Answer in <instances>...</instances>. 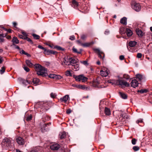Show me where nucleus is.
I'll use <instances>...</instances> for the list:
<instances>
[{"mask_svg":"<svg viewBox=\"0 0 152 152\" xmlns=\"http://www.w3.org/2000/svg\"><path fill=\"white\" fill-rule=\"evenodd\" d=\"M55 74H50L48 75V76L50 78L55 79Z\"/></svg>","mask_w":152,"mask_h":152,"instance_id":"49","label":"nucleus"},{"mask_svg":"<svg viewBox=\"0 0 152 152\" xmlns=\"http://www.w3.org/2000/svg\"><path fill=\"white\" fill-rule=\"evenodd\" d=\"M133 149L134 151H137L140 149V148L137 146H134L133 147Z\"/></svg>","mask_w":152,"mask_h":152,"instance_id":"45","label":"nucleus"},{"mask_svg":"<svg viewBox=\"0 0 152 152\" xmlns=\"http://www.w3.org/2000/svg\"><path fill=\"white\" fill-rule=\"evenodd\" d=\"M25 39H26L27 41L30 42L31 43H33V42L30 39L28 38L27 37H25Z\"/></svg>","mask_w":152,"mask_h":152,"instance_id":"51","label":"nucleus"},{"mask_svg":"<svg viewBox=\"0 0 152 152\" xmlns=\"http://www.w3.org/2000/svg\"><path fill=\"white\" fill-rule=\"evenodd\" d=\"M72 7L75 8H76L77 7L78 5V2L75 0H72Z\"/></svg>","mask_w":152,"mask_h":152,"instance_id":"23","label":"nucleus"},{"mask_svg":"<svg viewBox=\"0 0 152 152\" xmlns=\"http://www.w3.org/2000/svg\"><path fill=\"white\" fill-rule=\"evenodd\" d=\"M26 64L30 67H32L33 66V64L31 63L30 61L28 60L26 61Z\"/></svg>","mask_w":152,"mask_h":152,"instance_id":"32","label":"nucleus"},{"mask_svg":"<svg viewBox=\"0 0 152 152\" xmlns=\"http://www.w3.org/2000/svg\"><path fill=\"white\" fill-rule=\"evenodd\" d=\"M72 68L73 70L75 71H78L79 70L80 68L79 65L77 63L76 64L72 66Z\"/></svg>","mask_w":152,"mask_h":152,"instance_id":"17","label":"nucleus"},{"mask_svg":"<svg viewBox=\"0 0 152 152\" xmlns=\"http://www.w3.org/2000/svg\"><path fill=\"white\" fill-rule=\"evenodd\" d=\"M70 61L71 62V65L73 66L78 63V60L77 58H70Z\"/></svg>","mask_w":152,"mask_h":152,"instance_id":"16","label":"nucleus"},{"mask_svg":"<svg viewBox=\"0 0 152 152\" xmlns=\"http://www.w3.org/2000/svg\"><path fill=\"white\" fill-rule=\"evenodd\" d=\"M20 53L22 54H24L25 53V51L23 50H20Z\"/></svg>","mask_w":152,"mask_h":152,"instance_id":"62","label":"nucleus"},{"mask_svg":"<svg viewBox=\"0 0 152 152\" xmlns=\"http://www.w3.org/2000/svg\"><path fill=\"white\" fill-rule=\"evenodd\" d=\"M50 50H47L46 48L44 50V53L45 55H50V52H49Z\"/></svg>","mask_w":152,"mask_h":152,"instance_id":"37","label":"nucleus"},{"mask_svg":"<svg viewBox=\"0 0 152 152\" xmlns=\"http://www.w3.org/2000/svg\"><path fill=\"white\" fill-rule=\"evenodd\" d=\"M93 43H94V42H89L86 43V47L89 46L90 45H92Z\"/></svg>","mask_w":152,"mask_h":152,"instance_id":"48","label":"nucleus"},{"mask_svg":"<svg viewBox=\"0 0 152 152\" xmlns=\"http://www.w3.org/2000/svg\"><path fill=\"white\" fill-rule=\"evenodd\" d=\"M37 47L38 48L42 49L43 50H44L45 49V48H44L41 45H38Z\"/></svg>","mask_w":152,"mask_h":152,"instance_id":"57","label":"nucleus"},{"mask_svg":"<svg viewBox=\"0 0 152 152\" xmlns=\"http://www.w3.org/2000/svg\"><path fill=\"white\" fill-rule=\"evenodd\" d=\"M34 68L38 75L47 76L48 75L47 69L40 64H37L34 65Z\"/></svg>","mask_w":152,"mask_h":152,"instance_id":"1","label":"nucleus"},{"mask_svg":"<svg viewBox=\"0 0 152 152\" xmlns=\"http://www.w3.org/2000/svg\"><path fill=\"white\" fill-rule=\"evenodd\" d=\"M22 83L23 84L25 85H27L28 84H32L31 81L29 79H27L26 80H22Z\"/></svg>","mask_w":152,"mask_h":152,"instance_id":"20","label":"nucleus"},{"mask_svg":"<svg viewBox=\"0 0 152 152\" xmlns=\"http://www.w3.org/2000/svg\"><path fill=\"white\" fill-rule=\"evenodd\" d=\"M85 88L86 87L84 85H78V89H79L84 90L85 89Z\"/></svg>","mask_w":152,"mask_h":152,"instance_id":"38","label":"nucleus"},{"mask_svg":"<svg viewBox=\"0 0 152 152\" xmlns=\"http://www.w3.org/2000/svg\"><path fill=\"white\" fill-rule=\"evenodd\" d=\"M69 39L72 40H73L75 39V37L74 35H72L70 36L69 37Z\"/></svg>","mask_w":152,"mask_h":152,"instance_id":"56","label":"nucleus"},{"mask_svg":"<svg viewBox=\"0 0 152 152\" xmlns=\"http://www.w3.org/2000/svg\"><path fill=\"white\" fill-rule=\"evenodd\" d=\"M72 50L74 53L78 54H80L81 53V50H78L76 48H75L74 47H73L72 48Z\"/></svg>","mask_w":152,"mask_h":152,"instance_id":"26","label":"nucleus"},{"mask_svg":"<svg viewBox=\"0 0 152 152\" xmlns=\"http://www.w3.org/2000/svg\"><path fill=\"white\" fill-rule=\"evenodd\" d=\"M45 44L49 47H50L51 48H54L53 44H51L49 43H45Z\"/></svg>","mask_w":152,"mask_h":152,"instance_id":"39","label":"nucleus"},{"mask_svg":"<svg viewBox=\"0 0 152 152\" xmlns=\"http://www.w3.org/2000/svg\"><path fill=\"white\" fill-rule=\"evenodd\" d=\"M16 141L19 145H23L25 143L24 139L21 137H18L16 139Z\"/></svg>","mask_w":152,"mask_h":152,"instance_id":"11","label":"nucleus"},{"mask_svg":"<svg viewBox=\"0 0 152 152\" xmlns=\"http://www.w3.org/2000/svg\"><path fill=\"white\" fill-rule=\"evenodd\" d=\"M126 34L128 37H130L132 34V32L128 28H126Z\"/></svg>","mask_w":152,"mask_h":152,"instance_id":"24","label":"nucleus"},{"mask_svg":"<svg viewBox=\"0 0 152 152\" xmlns=\"http://www.w3.org/2000/svg\"><path fill=\"white\" fill-rule=\"evenodd\" d=\"M32 36L35 39H38L40 38V37L39 35L35 34H33Z\"/></svg>","mask_w":152,"mask_h":152,"instance_id":"44","label":"nucleus"},{"mask_svg":"<svg viewBox=\"0 0 152 152\" xmlns=\"http://www.w3.org/2000/svg\"><path fill=\"white\" fill-rule=\"evenodd\" d=\"M73 77L75 79V80L77 81H80L81 80L82 82H84L86 80V77L83 74L78 76L73 75Z\"/></svg>","mask_w":152,"mask_h":152,"instance_id":"6","label":"nucleus"},{"mask_svg":"<svg viewBox=\"0 0 152 152\" xmlns=\"http://www.w3.org/2000/svg\"><path fill=\"white\" fill-rule=\"evenodd\" d=\"M104 112L105 115H109L111 114L110 109L107 107L105 108Z\"/></svg>","mask_w":152,"mask_h":152,"instance_id":"27","label":"nucleus"},{"mask_svg":"<svg viewBox=\"0 0 152 152\" xmlns=\"http://www.w3.org/2000/svg\"><path fill=\"white\" fill-rule=\"evenodd\" d=\"M56 96L55 93L52 92L50 94V96L51 97L53 98H55Z\"/></svg>","mask_w":152,"mask_h":152,"instance_id":"41","label":"nucleus"},{"mask_svg":"<svg viewBox=\"0 0 152 152\" xmlns=\"http://www.w3.org/2000/svg\"><path fill=\"white\" fill-rule=\"evenodd\" d=\"M142 54L140 53H138L137 54V57L138 58H140L142 57Z\"/></svg>","mask_w":152,"mask_h":152,"instance_id":"54","label":"nucleus"},{"mask_svg":"<svg viewBox=\"0 0 152 152\" xmlns=\"http://www.w3.org/2000/svg\"><path fill=\"white\" fill-rule=\"evenodd\" d=\"M39 151V147H35L33 148L30 152H38Z\"/></svg>","mask_w":152,"mask_h":152,"instance_id":"31","label":"nucleus"},{"mask_svg":"<svg viewBox=\"0 0 152 152\" xmlns=\"http://www.w3.org/2000/svg\"><path fill=\"white\" fill-rule=\"evenodd\" d=\"M32 81V84H34L35 85H37V84L39 82V80L36 78H34L32 79V81Z\"/></svg>","mask_w":152,"mask_h":152,"instance_id":"29","label":"nucleus"},{"mask_svg":"<svg viewBox=\"0 0 152 152\" xmlns=\"http://www.w3.org/2000/svg\"><path fill=\"white\" fill-rule=\"evenodd\" d=\"M124 57L123 55L120 56L119 57V58L121 60H123L124 59Z\"/></svg>","mask_w":152,"mask_h":152,"instance_id":"61","label":"nucleus"},{"mask_svg":"<svg viewBox=\"0 0 152 152\" xmlns=\"http://www.w3.org/2000/svg\"><path fill=\"white\" fill-rule=\"evenodd\" d=\"M139 83L137 80L135 79H134L132 80L131 82V86L134 88L137 86Z\"/></svg>","mask_w":152,"mask_h":152,"instance_id":"12","label":"nucleus"},{"mask_svg":"<svg viewBox=\"0 0 152 152\" xmlns=\"http://www.w3.org/2000/svg\"><path fill=\"white\" fill-rule=\"evenodd\" d=\"M136 78L139 80H141L142 79V77L140 74H138L136 75Z\"/></svg>","mask_w":152,"mask_h":152,"instance_id":"36","label":"nucleus"},{"mask_svg":"<svg viewBox=\"0 0 152 152\" xmlns=\"http://www.w3.org/2000/svg\"><path fill=\"white\" fill-rule=\"evenodd\" d=\"M69 98V96L68 95H66L60 98V100L61 102H64L65 103L66 102L68 99Z\"/></svg>","mask_w":152,"mask_h":152,"instance_id":"15","label":"nucleus"},{"mask_svg":"<svg viewBox=\"0 0 152 152\" xmlns=\"http://www.w3.org/2000/svg\"><path fill=\"white\" fill-rule=\"evenodd\" d=\"M66 112L67 114H70L71 112V110L70 109H69L66 110Z\"/></svg>","mask_w":152,"mask_h":152,"instance_id":"58","label":"nucleus"},{"mask_svg":"<svg viewBox=\"0 0 152 152\" xmlns=\"http://www.w3.org/2000/svg\"><path fill=\"white\" fill-rule=\"evenodd\" d=\"M1 146L3 148L6 149L11 148L12 147V143L10 140L8 138H4L1 142Z\"/></svg>","mask_w":152,"mask_h":152,"instance_id":"2","label":"nucleus"},{"mask_svg":"<svg viewBox=\"0 0 152 152\" xmlns=\"http://www.w3.org/2000/svg\"><path fill=\"white\" fill-rule=\"evenodd\" d=\"M110 71L107 69H104L100 71V74L103 77H107L110 73Z\"/></svg>","mask_w":152,"mask_h":152,"instance_id":"8","label":"nucleus"},{"mask_svg":"<svg viewBox=\"0 0 152 152\" xmlns=\"http://www.w3.org/2000/svg\"><path fill=\"white\" fill-rule=\"evenodd\" d=\"M100 78L99 77L97 78L96 79L93 81V83L92 86L96 87L98 84L100 83Z\"/></svg>","mask_w":152,"mask_h":152,"instance_id":"13","label":"nucleus"},{"mask_svg":"<svg viewBox=\"0 0 152 152\" xmlns=\"http://www.w3.org/2000/svg\"><path fill=\"white\" fill-rule=\"evenodd\" d=\"M136 31L137 34L139 37H142L143 35V33L141 30L139 28H137L136 29Z\"/></svg>","mask_w":152,"mask_h":152,"instance_id":"19","label":"nucleus"},{"mask_svg":"<svg viewBox=\"0 0 152 152\" xmlns=\"http://www.w3.org/2000/svg\"><path fill=\"white\" fill-rule=\"evenodd\" d=\"M5 30L6 31H7V32L9 33L11 32L12 30L10 29H5Z\"/></svg>","mask_w":152,"mask_h":152,"instance_id":"64","label":"nucleus"},{"mask_svg":"<svg viewBox=\"0 0 152 152\" xmlns=\"http://www.w3.org/2000/svg\"><path fill=\"white\" fill-rule=\"evenodd\" d=\"M117 85H118L120 87L123 88L125 87H129V84L123 80L118 79L117 80Z\"/></svg>","mask_w":152,"mask_h":152,"instance_id":"4","label":"nucleus"},{"mask_svg":"<svg viewBox=\"0 0 152 152\" xmlns=\"http://www.w3.org/2000/svg\"><path fill=\"white\" fill-rule=\"evenodd\" d=\"M120 117L119 118V121L121 122H124L126 121V119L125 118L126 114L125 113H121L120 115Z\"/></svg>","mask_w":152,"mask_h":152,"instance_id":"18","label":"nucleus"},{"mask_svg":"<svg viewBox=\"0 0 152 152\" xmlns=\"http://www.w3.org/2000/svg\"><path fill=\"white\" fill-rule=\"evenodd\" d=\"M86 38V36L84 34L82 35L81 36V39L83 41H85V39Z\"/></svg>","mask_w":152,"mask_h":152,"instance_id":"53","label":"nucleus"},{"mask_svg":"<svg viewBox=\"0 0 152 152\" xmlns=\"http://www.w3.org/2000/svg\"><path fill=\"white\" fill-rule=\"evenodd\" d=\"M137 42L134 41H132L129 42V44L131 47H134L137 44Z\"/></svg>","mask_w":152,"mask_h":152,"instance_id":"28","label":"nucleus"},{"mask_svg":"<svg viewBox=\"0 0 152 152\" xmlns=\"http://www.w3.org/2000/svg\"><path fill=\"white\" fill-rule=\"evenodd\" d=\"M54 48H56L59 50L63 51L64 50V49L62 48L61 47L57 45L54 47Z\"/></svg>","mask_w":152,"mask_h":152,"instance_id":"35","label":"nucleus"},{"mask_svg":"<svg viewBox=\"0 0 152 152\" xmlns=\"http://www.w3.org/2000/svg\"><path fill=\"white\" fill-rule=\"evenodd\" d=\"M136 123H144L143 120L142 119L140 118L137 120Z\"/></svg>","mask_w":152,"mask_h":152,"instance_id":"47","label":"nucleus"},{"mask_svg":"<svg viewBox=\"0 0 152 152\" xmlns=\"http://www.w3.org/2000/svg\"><path fill=\"white\" fill-rule=\"evenodd\" d=\"M49 52H50V55L51 54H55L57 53L56 52L53 51V50H50Z\"/></svg>","mask_w":152,"mask_h":152,"instance_id":"50","label":"nucleus"},{"mask_svg":"<svg viewBox=\"0 0 152 152\" xmlns=\"http://www.w3.org/2000/svg\"><path fill=\"white\" fill-rule=\"evenodd\" d=\"M26 120L28 122H29L30 121L32 118V116L31 115H30L28 116L26 115Z\"/></svg>","mask_w":152,"mask_h":152,"instance_id":"34","label":"nucleus"},{"mask_svg":"<svg viewBox=\"0 0 152 152\" xmlns=\"http://www.w3.org/2000/svg\"><path fill=\"white\" fill-rule=\"evenodd\" d=\"M94 51L98 54L99 57L100 58L103 59V58L104 57V53L101 51L97 48L94 49Z\"/></svg>","mask_w":152,"mask_h":152,"instance_id":"9","label":"nucleus"},{"mask_svg":"<svg viewBox=\"0 0 152 152\" xmlns=\"http://www.w3.org/2000/svg\"><path fill=\"white\" fill-rule=\"evenodd\" d=\"M55 78L54 79H61L62 77L60 75H55Z\"/></svg>","mask_w":152,"mask_h":152,"instance_id":"40","label":"nucleus"},{"mask_svg":"<svg viewBox=\"0 0 152 152\" xmlns=\"http://www.w3.org/2000/svg\"><path fill=\"white\" fill-rule=\"evenodd\" d=\"M132 8L137 12H139L141 9V6L139 3L132 1L131 4Z\"/></svg>","mask_w":152,"mask_h":152,"instance_id":"5","label":"nucleus"},{"mask_svg":"<svg viewBox=\"0 0 152 152\" xmlns=\"http://www.w3.org/2000/svg\"><path fill=\"white\" fill-rule=\"evenodd\" d=\"M22 33L24 37H27V35L26 33L22 31Z\"/></svg>","mask_w":152,"mask_h":152,"instance_id":"60","label":"nucleus"},{"mask_svg":"<svg viewBox=\"0 0 152 152\" xmlns=\"http://www.w3.org/2000/svg\"><path fill=\"white\" fill-rule=\"evenodd\" d=\"M19 37L21 39H25V37H24L22 35H19Z\"/></svg>","mask_w":152,"mask_h":152,"instance_id":"59","label":"nucleus"},{"mask_svg":"<svg viewBox=\"0 0 152 152\" xmlns=\"http://www.w3.org/2000/svg\"><path fill=\"white\" fill-rule=\"evenodd\" d=\"M108 82L109 83H111L113 85L117 84V80H108Z\"/></svg>","mask_w":152,"mask_h":152,"instance_id":"30","label":"nucleus"},{"mask_svg":"<svg viewBox=\"0 0 152 152\" xmlns=\"http://www.w3.org/2000/svg\"><path fill=\"white\" fill-rule=\"evenodd\" d=\"M66 75L67 76H71L72 74L70 71H67L66 72Z\"/></svg>","mask_w":152,"mask_h":152,"instance_id":"42","label":"nucleus"},{"mask_svg":"<svg viewBox=\"0 0 152 152\" xmlns=\"http://www.w3.org/2000/svg\"><path fill=\"white\" fill-rule=\"evenodd\" d=\"M4 41V39L3 38L0 37V42H3Z\"/></svg>","mask_w":152,"mask_h":152,"instance_id":"63","label":"nucleus"},{"mask_svg":"<svg viewBox=\"0 0 152 152\" xmlns=\"http://www.w3.org/2000/svg\"><path fill=\"white\" fill-rule=\"evenodd\" d=\"M66 135V133L64 132L60 133L59 135V138L61 139L65 138Z\"/></svg>","mask_w":152,"mask_h":152,"instance_id":"22","label":"nucleus"},{"mask_svg":"<svg viewBox=\"0 0 152 152\" xmlns=\"http://www.w3.org/2000/svg\"><path fill=\"white\" fill-rule=\"evenodd\" d=\"M147 91V90L146 89H141L140 90L138 91V92H140V93L142 94L145 92H146Z\"/></svg>","mask_w":152,"mask_h":152,"instance_id":"46","label":"nucleus"},{"mask_svg":"<svg viewBox=\"0 0 152 152\" xmlns=\"http://www.w3.org/2000/svg\"><path fill=\"white\" fill-rule=\"evenodd\" d=\"M60 147L59 144L55 143L51 145L50 148L53 150H57Z\"/></svg>","mask_w":152,"mask_h":152,"instance_id":"10","label":"nucleus"},{"mask_svg":"<svg viewBox=\"0 0 152 152\" xmlns=\"http://www.w3.org/2000/svg\"><path fill=\"white\" fill-rule=\"evenodd\" d=\"M120 95L121 96L123 99H126L127 98V96L124 93L122 92L119 93Z\"/></svg>","mask_w":152,"mask_h":152,"instance_id":"33","label":"nucleus"},{"mask_svg":"<svg viewBox=\"0 0 152 152\" xmlns=\"http://www.w3.org/2000/svg\"><path fill=\"white\" fill-rule=\"evenodd\" d=\"M24 69L27 72H28L29 71V69L26 66H24Z\"/></svg>","mask_w":152,"mask_h":152,"instance_id":"55","label":"nucleus"},{"mask_svg":"<svg viewBox=\"0 0 152 152\" xmlns=\"http://www.w3.org/2000/svg\"><path fill=\"white\" fill-rule=\"evenodd\" d=\"M49 103L48 102H40L37 104L38 107L42 109L43 110H47L49 108Z\"/></svg>","mask_w":152,"mask_h":152,"instance_id":"3","label":"nucleus"},{"mask_svg":"<svg viewBox=\"0 0 152 152\" xmlns=\"http://www.w3.org/2000/svg\"><path fill=\"white\" fill-rule=\"evenodd\" d=\"M126 20V17H123L120 20V22L123 25H125L127 24Z\"/></svg>","mask_w":152,"mask_h":152,"instance_id":"25","label":"nucleus"},{"mask_svg":"<svg viewBox=\"0 0 152 152\" xmlns=\"http://www.w3.org/2000/svg\"><path fill=\"white\" fill-rule=\"evenodd\" d=\"M70 57H67L65 58L64 59L63 62H62L61 64L62 66L65 67V65L69 66L71 65V62L70 61Z\"/></svg>","mask_w":152,"mask_h":152,"instance_id":"7","label":"nucleus"},{"mask_svg":"<svg viewBox=\"0 0 152 152\" xmlns=\"http://www.w3.org/2000/svg\"><path fill=\"white\" fill-rule=\"evenodd\" d=\"M76 42L79 45L82 46L83 47H86V43L84 41L81 39L77 40L76 41Z\"/></svg>","mask_w":152,"mask_h":152,"instance_id":"14","label":"nucleus"},{"mask_svg":"<svg viewBox=\"0 0 152 152\" xmlns=\"http://www.w3.org/2000/svg\"><path fill=\"white\" fill-rule=\"evenodd\" d=\"M12 42L13 43V45H15V44H18L19 42V40L17 38L15 37L12 38Z\"/></svg>","mask_w":152,"mask_h":152,"instance_id":"21","label":"nucleus"},{"mask_svg":"<svg viewBox=\"0 0 152 152\" xmlns=\"http://www.w3.org/2000/svg\"><path fill=\"white\" fill-rule=\"evenodd\" d=\"M5 68L4 66H3L0 70V72L1 74H3L5 72Z\"/></svg>","mask_w":152,"mask_h":152,"instance_id":"43","label":"nucleus"},{"mask_svg":"<svg viewBox=\"0 0 152 152\" xmlns=\"http://www.w3.org/2000/svg\"><path fill=\"white\" fill-rule=\"evenodd\" d=\"M136 140L135 138L133 139L132 140V144L134 145L136 144Z\"/></svg>","mask_w":152,"mask_h":152,"instance_id":"52","label":"nucleus"}]
</instances>
